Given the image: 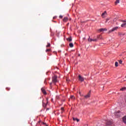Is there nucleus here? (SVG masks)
<instances>
[{
	"instance_id": "obj_1",
	"label": "nucleus",
	"mask_w": 126,
	"mask_h": 126,
	"mask_svg": "<svg viewBox=\"0 0 126 126\" xmlns=\"http://www.w3.org/2000/svg\"><path fill=\"white\" fill-rule=\"evenodd\" d=\"M52 82H53V83H57V82H58V76H57V75H55L52 77Z\"/></svg>"
},
{
	"instance_id": "obj_2",
	"label": "nucleus",
	"mask_w": 126,
	"mask_h": 126,
	"mask_svg": "<svg viewBox=\"0 0 126 126\" xmlns=\"http://www.w3.org/2000/svg\"><path fill=\"white\" fill-rule=\"evenodd\" d=\"M120 27H115L114 28H113L111 30H110L108 32V33L110 34V33H112V32H114V31H117L118 29H119Z\"/></svg>"
},
{
	"instance_id": "obj_3",
	"label": "nucleus",
	"mask_w": 126,
	"mask_h": 126,
	"mask_svg": "<svg viewBox=\"0 0 126 126\" xmlns=\"http://www.w3.org/2000/svg\"><path fill=\"white\" fill-rule=\"evenodd\" d=\"M78 77L79 81H81V82H83V81H84V77L81 76L80 75H79Z\"/></svg>"
},
{
	"instance_id": "obj_4",
	"label": "nucleus",
	"mask_w": 126,
	"mask_h": 126,
	"mask_svg": "<svg viewBox=\"0 0 126 126\" xmlns=\"http://www.w3.org/2000/svg\"><path fill=\"white\" fill-rule=\"evenodd\" d=\"M88 42H92V41H93V42H97V39H92L90 38V36H89V38L88 39Z\"/></svg>"
},
{
	"instance_id": "obj_5",
	"label": "nucleus",
	"mask_w": 126,
	"mask_h": 126,
	"mask_svg": "<svg viewBox=\"0 0 126 126\" xmlns=\"http://www.w3.org/2000/svg\"><path fill=\"white\" fill-rule=\"evenodd\" d=\"M120 114H121V111H119L116 112H115L114 115L116 117H117L118 118V117H120V116H121V115Z\"/></svg>"
},
{
	"instance_id": "obj_6",
	"label": "nucleus",
	"mask_w": 126,
	"mask_h": 126,
	"mask_svg": "<svg viewBox=\"0 0 126 126\" xmlns=\"http://www.w3.org/2000/svg\"><path fill=\"white\" fill-rule=\"evenodd\" d=\"M91 95V92L90 91L87 95H85V98H86V99H87V98H89L90 97Z\"/></svg>"
},
{
	"instance_id": "obj_7",
	"label": "nucleus",
	"mask_w": 126,
	"mask_h": 126,
	"mask_svg": "<svg viewBox=\"0 0 126 126\" xmlns=\"http://www.w3.org/2000/svg\"><path fill=\"white\" fill-rule=\"evenodd\" d=\"M41 91L42 93L44 94V95H47V92H46V90H45L44 88H41Z\"/></svg>"
},
{
	"instance_id": "obj_8",
	"label": "nucleus",
	"mask_w": 126,
	"mask_h": 126,
	"mask_svg": "<svg viewBox=\"0 0 126 126\" xmlns=\"http://www.w3.org/2000/svg\"><path fill=\"white\" fill-rule=\"evenodd\" d=\"M107 29L104 28V29H100L99 30H98V31L99 32H104V31H107Z\"/></svg>"
},
{
	"instance_id": "obj_9",
	"label": "nucleus",
	"mask_w": 126,
	"mask_h": 126,
	"mask_svg": "<svg viewBox=\"0 0 126 126\" xmlns=\"http://www.w3.org/2000/svg\"><path fill=\"white\" fill-rule=\"evenodd\" d=\"M68 20V18H67V17H65L63 19V22H67V21Z\"/></svg>"
},
{
	"instance_id": "obj_10",
	"label": "nucleus",
	"mask_w": 126,
	"mask_h": 126,
	"mask_svg": "<svg viewBox=\"0 0 126 126\" xmlns=\"http://www.w3.org/2000/svg\"><path fill=\"white\" fill-rule=\"evenodd\" d=\"M67 41H68V42H71L72 41V38H71V37H69L67 38Z\"/></svg>"
},
{
	"instance_id": "obj_11",
	"label": "nucleus",
	"mask_w": 126,
	"mask_h": 126,
	"mask_svg": "<svg viewBox=\"0 0 126 126\" xmlns=\"http://www.w3.org/2000/svg\"><path fill=\"white\" fill-rule=\"evenodd\" d=\"M97 39H99L100 40L103 39V37H102L101 35H99L97 36Z\"/></svg>"
},
{
	"instance_id": "obj_12",
	"label": "nucleus",
	"mask_w": 126,
	"mask_h": 126,
	"mask_svg": "<svg viewBox=\"0 0 126 126\" xmlns=\"http://www.w3.org/2000/svg\"><path fill=\"white\" fill-rule=\"evenodd\" d=\"M105 14H107V12L106 11L102 13V14H101V16L103 17V18H104V16L105 15Z\"/></svg>"
},
{
	"instance_id": "obj_13",
	"label": "nucleus",
	"mask_w": 126,
	"mask_h": 126,
	"mask_svg": "<svg viewBox=\"0 0 126 126\" xmlns=\"http://www.w3.org/2000/svg\"><path fill=\"white\" fill-rule=\"evenodd\" d=\"M120 0H116L115 2V5H117V4H118V3H120Z\"/></svg>"
},
{
	"instance_id": "obj_14",
	"label": "nucleus",
	"mask_w": 126,
	"mask_h": 126,
	"mask_svg": "<svg viewBox=\"0 0 126 126\" xmlns=\"http://www.w3.org/2000/svg\"><path fill=\"white\" fill-rule=\"evenodd\" d=\"M123 122L125 123V124H126V116H125V117L123 118Z\"/></svg>"
},
{
	"instance_id": "obj_15",
	"label": "nucleus",
	"mask_w": 126,
	"mask_h": 126,
	"mask_svg": "<svg viewBox=\"0 0 126 126\" xmlns=\"http://www.w3.org/2000/svg\"><path fill=\"white\" fill-rule=\"evenodd\" d=\"M42 106L44 108H46L47 107V103H45L44 102H42Z\"/></svg>"
},
{
	"instance_id": "obj_16",
	"label": "nucleus",
	"mask_w": 126,
	"mask_h": 126,
	"mask_svg": "<svg viewBox=\"0 0 126 126\" xmlns=\"http://www.w3.org/2000/svg\"><path fill=\"white\" fill-rule=\"evenodd\" d=\"M69 46L70 48H73V43H69Z\"/></svg>"
},
{
	"instance_id": "obj_17",
	"label": "nucleus",
	"mask_w": 126,
	"mask_h": 126,
	"mask_svg": "<svg viewBox=\"0 0 126 126\" xmlns=\"http://www.w3.org/2000/svg\"><path fill=\"white\" fill-rule=\"evenodd\" d=\"M73 121H77V123H78V122H79V119H78L77 118H73Z\"/></svg>"
},
{
	"instance_id": "obj_18",
	"label": "nucleus",
	"mask_w": 126,
	"mask_h": 126,
	"mask_svg": "<svg viewBox=\"0 0 126 126\" xmlns=\"http://www.w3.org/2000/svg\"><path fill=\"white\" fill-rule=\"evenodd\" d=\"M121 91H125V90H126V88H122V89H120Z\"/></svg>"
},
{
	"instance_id": "obj_19",
	"label": "nucleus",
	"mask_w": 126,
	"mask_h": 126,
	"mask_svg": "<svg viewBox=\"0 0 126 126\" xmlns=\"http://www.w3.org/2000/svg\"><path fill=\"white\" fill-rule=\"evenodd\" d=\"M126 23L122 24L121 25V27H126Z\"/></svg>"
},
{
	"instance_id": "obj_20",
	"label": "nucleus",
	"mask_w": 126,
	"mask_h": 126,
	"mask_svg": "<svg viewBox=\"0 0 126 126\" xmlns=\"http://www.w3.org/2000/svg\"><path fill=\"white\" fill-rule=\"evenodd\" d=\"M111 124H112V122H110V121H109V122H107V123H106V125H107V126H110V125H111Z\"/></svg>"
},
{
	"instance_id": "obj_21",
	"label": "nucleus",
	"mask_w": 126,
	"mask_h": 126,
	"mask_svg": "<svg viewBox=\"0 0 126 126\" xmlns=\"http://www.w3.org/2000/svg\"><path fill=\"white\" fill-rule=\"evenodd\" d=\"M51 47V44L48 43L47 45H46V48H48V47Z\"/></svg>"
},
{
	"instance_id": "obj_22",
	"label": "nucleus",
	"mask_w": 126,
	"mask_h": 126,
	"mask_svg": "<svg viewBox=\"0 0 126 126\" xmlns=\"http://www.w3.org/2000/svg\"><path fill=\"white\" fill-rule=\"evenodd\" d=\"M52 50L51 49H46V52L48 53V52H51Z\"/></svg>"
},
{
	"instance_id": "obj_23",
	"label": "nucleus",
	"mask_w": 126,
	"mask_h": 126,
	"mask_svg": "<svg viewBox=\"0 0 126 126\" xmlns=\"http://www.w3.org/2000/svg\"><path fill=\"white\" fill-rule=\"evenodd\" d=\"M119 63L118 62H115V66L118 67L119 66Z\"/></svg>"
},
{
	"instance_id": "obj_24",
	"label": "nucleus",
	"mask_w": 126,
	"mask_h": 126,
	"mask_svg": "<svg viewBox=\"0 0 126 126\" xmlns=\"http://www.w3.org/2000/svg\"><path fill=\"white\" fill-rule=\"evenodd\" d=\"M118 35H120L121 36L122 35H125V34L123 33L122 32H119Z\"/></svg>"
},
{
	"instance_id": "obj_25",
	"label": "nucleus",
	"mask_w": 126,
	"mask_h": 126,
	"mask_svg": "<svg viewBox=\"0 0 126 126\" xmlns=\"http://www.w3.org/2000/svg\"><path fill=\"white\" fill-rule=\"evenodd\" d=\"M119 63H120V64H122V63H123V61H122V60H119Z\"/></svg>"
},
{
	"instance_id": "obj_26",
	"label": "nucleus",
	"mask_w": 126,
	"mask_h": 126,
	"mask_svg": "<svg viewBox=\"0 0 126 126\" xmlns=\"http://www.w3.org/2000/svg\"><path fill=\"white\" fill-rule=\"evenodd\" d=\"M70 98H71V99H75V97L74 96H73V95H71V96H70Z\"/></svg>"
},
{
	"instance_id": "obj_27",
	"label": "nucleus",
	"mask_w": 126,
	"mask_h": 126,
	"mask_svg": "<svg viewBox=\"0 0 126 126\" xmlns=\"http://www.w3.org/2000/svg\"><path fill=\"white\" fill-rule=\"evenodd\" d=\"M61 111H63L64 109H63V107H62L61 108Z\"/></svg>"
},
{
	"instance_id": "obj_28",
	"label": "nucleus",
	"mask_w": 126,
	"mask_h": 126,
	"mask_svg": "<svg viewBox=\"0 0 126 126\" xmlns=\"http://www.w3.org/2000/svg\"><path fill=\"white\" fill-rule=\"evenodd\" d=\"M59 17H60V18H63V16H62V15H60V16H59Z\"/></svg>"
},
{
	"instance_id": "obj_29",
	"label": "nucleus",
	"mask_w": 126,
	"mask_h": 126,
	"mask_svg": "<svg viewBox=\"0 0 126 126\" xmlns=\"http://www.w3.org/2000/svg\"><path fill=\"white\" fill-rule=\"evenodd\" d=\"M43 125H46V126H48V125H47L46 123H43Z\"/></svg>"
},
{
	"instance_id": "obj_30",
	"label": "nucleus",
	"mask_w": 126,
	"mask_h": 126,
	"mask_svg": "<svg viewBox=\"0 0 126 126\" xmlns=\"http://www.w3.org/2000/svg\"><path fill=\"white\" fill-rule=\"evenodd\" d=\"M46 100H47V103H48V98H47Z\"/></svg>"
},
{
	"instance_id": "obj_31",
	"label": "nucleus",
	"mask_w": 126,
	"mask_h": 126,
	"mask_svg": "<svg viewBox=\"0 0 126 126\" xmlns=\"http://www.w3.org/2000/svg\"><path fill=\"white\" fill-rule=\"evenodd\" d=\"M109 20V19H106V21H108Z\"/></svg>"
},
{
	"instance_id": "obj_32",
	"label": "nucleus",
	"mask_w": 126,
	"mask_h": 126,
	"mask_svg": "<svg viewBox=\"0 0 126 126\" xmlns=\"http://www.w3.org/2000/svg\"><path fill=\"white\" fill-rule=\"evenodd\" d=\"M50 86L52 85V83H50Z\"/></svg>"
},
{
	"instance_id": "obj_33",
	"label": "nucleus",
	"mask_w": 126,
	"mask_h": 126,
	"mask_svg": "<svg viewBox=\"0 0 126 126\" xmlns=\"http://www.w3.org/2000/svg\"><path fill=\"white\" fill-rule=\"evenodd\" d=\"M56 98H57V99H59V96H57Z\"/></svg>"
},
{
	"instance_id": "obj_34",
	"label": "nucleus",
	"mask_w": 126,
	"mask_h": 126,
	"mask_svg": "<svg viewBox=\"0 0 126 126\" xmlns=\"http://www.w3.org/2000/svg\"><path fill=\"white\" fill-rule=\"evenodd\" d=\"M46 80L44 81V83H46Z\"/></svg>"
},
{
	"instance_id": "obj_35",
	"label": "nucleus",
	"mask_w": 126,
	"mask_h": 126,
	"mask_svg": "<svg viewBox=\"0 0 126 126\" xmlns=\"http://www.w3.org/2000/svg\"><path fill=\"white\" fill-rule=\"evenodd\" d=\"M63 111L61 112V114H63Z\"/></svg>"
},
{
	"instance_id": "obj_36",
	"label": "nucleus",
	"mask_w": 126,
	"mask_h": 126,
	"mask_svg": "<svg viewBox=\"0 0 126 126\" xmlns=\"http://www.w3.org/2000/svg\"><path fill=\"white\" fill-rule=\"evenodd\" d=\"M123 22H126V21H123Z\"/></svg>"
},
{
	"instance_id": "obj_37",
	"label": "nucleus",
	"mask_w": 126,
	"mask_h": 126,
	"mask_svg": "<svg viewBox=\"0 0 126 126\" xmlns=\"http://www.w3.org/2000/svg\"><path fill=\"white\" fill-rule=\"evenodd\" d=\"M66 81H68V79H66Z\"/></svg>"
},
{
	"instance_id": "obj_38",
	"label": "nucleus",
	"mask_w": 126,
	"mask_h": 126,
	"mask_svg": "<svg viewBox=\"0 0 126 126\" xmlns=\"http://www.w3.org/2000/svg\"><path fill=\"white\" fill-rule=\"evenodd\" d=\"M55 18H56V17H54L53 18L54 19H55Z\"/></svg>"
},
{
	"instance_id": "obj_39",
	"label": "nucleus",
	"mask_w": 126,
	"mask_h": 126,
	"mask_svg": "<svg viewBox=\"0 0 126 126\" xmlns=\"http://www.w3.org/2000/svg\"><path fill=\"white\" fill-rule=\"evenodd\" d=\"M79 94H81V93H79Z\"/></svg>"
}]
</instances>
